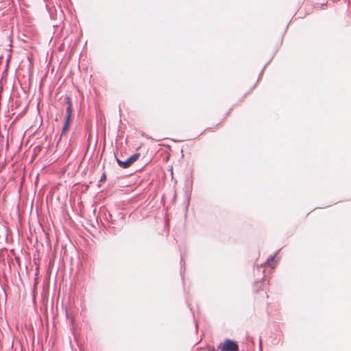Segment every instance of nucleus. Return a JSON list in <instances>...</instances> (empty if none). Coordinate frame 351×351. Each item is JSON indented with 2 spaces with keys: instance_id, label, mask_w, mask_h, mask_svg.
<instances>
[{
  "instance_id": "nucleus-1",
  "label": "nucleus",
  "mask_w": 351,
  "mask_h": 351,
  "mask_svg": "<svg viewBox=\"0 0 351 351\" xmlns=\"http://www.w3.org/2000/svg\"><path fill=\"white\" fill-rule=\"evenodd\" d=\"M218 350L220 351H239V346L236 342L226 339L218 346Z\"/></svg>"
},
{
  "instance_id": "nucleus-2",
  "label": "nucleus",
  "mask_w": 351,
  "mask_h": 351,
  "mask_svg": "<svg viewBox=\"0 0 351 351\" xmlns=\"http://www.w3.org/2000/svg\"><path fill=\"white\" fill-rule=\"evenodd\" d=\"M140 157V154L136 153L128 158L125 161H122L117 158L119 165L124 169L130 167L134 162H136Z\"/></svg>"
},
{
  "instance_id": "nucleus-3",
  "label": "nucleus",
  "mask_w": 351,
  "mask_h": 351,
  "mask_svg": "<svg viewBox=\"0 0 351 351\" xmlns=\"http://www.w3.org/2000/svg\"><path fill=\"white\" fill-rule=\"evenodd\" d=\"M66 104V115H71L72 114V101L69 97H66L65 99Z\"/></svg>"
},
{
  "instance_id": "nucleus-4",
  "label": "nucleus",
  "mask_w": 351,
  "mask_h": 351,
  "mask_svg": "<svg viewBox=\"0 0 351 351\" xmlns=\"http://www.w3.org/2000/svg\"><path fill=\"white\" fill-rule=\"evenodd\" d=\"M274 258H275V256H270L267 259V263L271 267H275V265L272 263L274 262Z\"/></svg>"
},
{
  "instance_id": "nucleus-5",
  "label": "nucleus",
  "mask_w": 351,
  "mask_h": 351,
  "mask_svg": "<svg viewBox=\"0 0 351 351\" xmlns=\"http://www.w3.org/2000/svg\"><path fill=\"white\" fill-rule=\"evenodd\" d=\"M70 123L71 122H66L65 121V123H64V127L62 129V133H66L67 132V130H69V126H70Z\"/></svg>"
},
{
  "instance_id": "nucleus-6",
  "label": "nucleus",
  "mask_w": 351,
  "mask_h": 351,
  "mask_svg": "<svg viewBox=\"0 0 351 351\" xmlns=\"http://www.w3.org/2000/svg\"><path fill=\"white\" fill-rule=\"evenodd\" d=\"M326 6V3H321L320 5L319 4H315L313 5V7L316 9L317 8H319V9H324V7Z\"/></svg>"
},
{
  "instance_id": "nucleus-7",
  "label": "nucleus",
  "mask_w": 351,
  "mask_h": 351,
  "mask_svg": "<svg viewBox=\"0 0 351 351\" xmlns=\"http://www.w3.org/2000/svg\"><path fill=\"white\" fill-rule=\"evenodd\" d=\"M71 115H66V122H71Z\"/></svg>"
}]
</instances>
